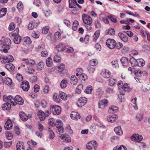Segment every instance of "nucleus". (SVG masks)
Masks as SVG:
<instances>
[{
    "label": "nucleus",
    "instance_id": "7c9ffc66",
    "mask_svg": "<svg viewBox=\"0 0 150 150\" xmlns=\"http://www.w3.org/2000/svg\"><path fill=\"white\" fill-rule=\"evenodd\" d=\"M21 40V38L20 36H16L13 39V41L16 44H19Z\"/></svg>",
    "mask_w": 150,
    "mask_h": 150
},
{
    "label": "nucleus",
    "instance_id": "ddd939ff",
    "mask_svg": "<svg viewBox=\"0 0 150 150\" xmlns=\"http://www.w3.org/2000/svg\"><path fill=\"white\" fill-rule=\"evenodd\" d=\"M108 100L106 99H104L99 102L98 104V107L99 108L103 109L107 106Z\"/></svg>",
    "mask_w": 150,
    "mask_h": 150
},
{
    "label": "nucleus",
    "instance_id": "423d86ee",
    "mask_svg": "<svg viewBox=\"0 0 150 150\" xmlns=\"http://www.w3.org/2000/svg\"><path fill=\"white\" fill-rule=\"evenodd\" d=\"M106 43L108 47L111 49L114 48L116 45V42L113 39H108Z\"/></svg>",
    "mask_w": 150,
    "mask_h": 150
},
{
    "label": "nucleus",
    "instance_id": "b1692460",
    "mask_svg": "<svg viewBox=\"0 0 150 150\" xmlns=\"http://www.w3.org/2000/svg\"><path fill=\"white\" fill-rule=\"evenodd\" d=\"M2 107L4 110H8L11 108V105L9 103L6 102L2 105Z\"/></svg>",
    "mask_w": 150,
    "mask_h": 150
},
{
    "label": "nucleus",
    "instance_id": "f8f14e48",
    "mask_svg": "<svg viewBox=\"0 0 150 150\" xmlns=\"http://www.w3.org/2000/svg\"><path fill=\"white\" fill-rule=\"evenodd\" d=\"M59 138L62 141L67 142L71 141V139L68 135L65 134H62L59 136Z\"/></svg>",
    "mask_w": 150,
    "mask_h": 150
},
{
    "label": "nucleus",
    "instance_id": "f3484780",
    "mask_svg": "<svg viewBox=\"0 0 150 150\" xmlns=\"http://www.w3.org/2000/svg\"><path fill=\"white\" fill-rule=\"evenodd\" d=\"M16 104H18L20 105H22L23 104L24 100L23 98L19 95H16L15 96Z\"/></svg>",
    "mask_w": 150,
    "mask_h": 150
},
{
    "label": "nucleus",
    "instance_id": "f03ea898",
    "mask_svg": "<svg viewBox=\"0 0 150 150\" xmlns=\"http://www.w3.org/2000/svg\"><path fill=\"white\" fill-rule=\"evenodd\" d=\"M13 60V57L11 55H7L6 57L4 56L0 57V60L1 63L3 64L12 62Z\"/></svg>",
    "mask_w": 150,
    "mask_h": 150
},
{
    "label": "nucleus",
    "instance_id": "4c0bfd02",
    "mask_svg": "<svg viewBox=\"0 0 150 150\" xmlns=\"http://www.w3.org/2000/svg\"><path fill=\"white\" fill-rule=\"evenodd\" d=\"M67 85V81L66 80H63L61 82L60 86L62 88H65Z\"/></svg>",
    "mask_w": 150,
    "mask_h": 150
},
{
    "label": "nucleus",
    "instance_id": "412c9836",
    "mask_svg": "<svg viewBox=\"0 0 150 150\" xmlns=\"http://www.w3.org/2000/svg\"><path fill=\"white\" fill-rule=\"evenodd\" d=\"M37 115L41 121H43L45 119V113L43 111H39Z\"/></svg>",
    "mask_w": 150,
    "mask_h": 150
},
{
    "label": "nucleus",
    "instance_id": "0e129e2a",
    "mask_svg": "<svg viewBox=\"0 0 150 150\" xmlns=\"http://www.w3.org/2000/svg\"><path fill=\"white\" fill-rule=\"evenodd\" d=\"M54 61L56 62H59L61 61V58L58 55H55L54 57Z\"/></svg>",
    "mask_w": 150,
    "mask_h": 150
},
{
    "label": "nucleus",
    "instance_id": "c85d7f7f",
    "mask_svg": "<svg viewBox=\"0 0 150 150\" xmlns=\"http://www.w3.org/2000/svg\"><path fill=\"white\" fill-rule=\"evenodd\" d=\"M5 67L9 71L13 70L15 68L14 65L11 63L6 64L5 65Z\"/></svg>",
    "mask_w": 150,
    "mask_h": 150
},
{
    "label": "nucleus",
    "instance_id": "bb28decb",
    "mask_svg": "<svg viewBox=\"0 0 150 150\" xmlns=\"http://www.w3.org/2000/svg\"><path fill=\"white\" fill-rule=\"evenodd\" d=\"M120 61L123 66H127L129 64L127 59L124 57L121 58L120 59Z\"/></svg>",
    "mask_w": 150,
    "mask_h": 150
},
{
    "label": "nucleus",
    "instance_id": "393cba45",
    "mask_svg": "<svg viewBox=\"0 0 150 150\" xmlns=\"http://www.w3.org/2000/svg\"><path fill=\"white\" fill-rule=\"evenodd\" d=\"M19 115L21 120L24 121H26L28 119V116L22 112H20Z\"/></svg>",
    "mask_w": 150,
    "mask_h": 150
},
{
    "label": "nucleus",
    "instance_id": "5fc2aeb1",
    "mask_svg": "<svg viewBox=\"0 0 150 150\" xmlns=\"http://www.w3.org/2000/svg\"><path fill=\"white\" fill-rule=\"evenodd\" d=\"M5 83L6 85H10L12 84V80L9 78H6L5 80Z\"/></svg>",
    "mask_w": 150,
    "mask_h": 150
},
{
    "label": "nucleus",
    "instance_id": "5701e85b",
    "mask_svg": "<svg viewBox=\"0 0 150 150\" xmlns=\"http://www.w3.org/2000/svg\"><path fill=\"white\" fill-rule=\"evenodd\" d=\"M17 150H24V147L22 142H19L16 145Z\"/></svg>",
    "mask_w": 150,
    "mask_h": 150
},
{
    "label": "nucleus",
    "instance_id": "37998d69",
    "mask_svg": "<svg viewBox=\"0 0 150 150\" xmlns=\"http://www.w3.org/2000/svg\"><path fill=\"white\" fill-rule=\"evenodd\" d=\"M90 64L92 66H96L98 63V61L96 59H92L90 61Z\"/></svg>",
    "mask_w": 150,
    "mask_h": 150
},
{
    "label": "nucleus",
    "instance_id": "a18cd8bd",
    "mask_svg": "<svg viewBox=\"0 0 150 150\" xmlns=\"http://www.w3.org/2000/svg\"><path fill=\"white\" fill-rule=\"evenodd\" d=\"M19 33V30L18 28H16L15 30L13 33H10V35L16 37V36H18Z\"/></svg>",
    "mask_w": 150,
    "mask_h": 150
},
{
    "label": "nucleus",
    "instance_id": "0eeeda50",
    "mask_svg": "<svg viewBox=\"0 0 150 150\" xmlns=\"http://www.w3.org/2000/svg\"><path fill=\"white\" fill-rule=\"evenodd\" d=\"M87 101V99L85 97L80 98L78 100L77 105L79 107H81L83 106L86 103Z\"/></svg>",
    "mask_w": 150,
    "mask_h": 150
},
{
    "label": "nucleus",
    "instance_id": "680f3d73",
    "mask_svg": "<svg viewBox=\"0 0 150 150\" xmlns=\"http://www.w3.org/2000/svg\"><path fill=\"white\" fill-rule=\"evenodd\" d=\"M79 77L80 79L84 81L87 79V76L86 74L83 73L79 76Z\"/></svg>",
    "mask_w": 150,
    "mask_h": 150
},
{
    "label": "nucleus",
    "instance_id": "49530a36",
    "mask_svg": "<svg viewBox=\"0 0 150 150\" xmlns=\"http://www.w3.org/2000/svg\"><path fill=\"white\" fill-rule=\"evenodd\" d=\"M23 41L26 44H29L31 43V40L28 37H26L24 38Z\"/></svg>",
    "mask_w": 150,
    "mask_h": 150
},
{
    "label": "nucleus",
    "instance_id": "58836bf2",
    "mask_svg": "<svg viewBox=\"0 0 150 150\" xmlns=\"http://www.w3.org/2000/svg\"><path fill=\"white\" fill-rule=\"evenodd\" d=\"M122 88L123 90L126 91H130L131 89L128 84L126 83H124Z\"/></svg>",
    "mask_w": 150,
    "mask_h": 150
},
{
    "label": "nucleus",
    "instance_id": "4d7b16f0",
    "mask_svg": "<svg viewBox=\"0 0 150 150\" xmlns=\"http://www.w3.org/2000/svg\"><path fill=\"white\" fill-rule=\"evenodd\" d=\"M76 76H79L83 73L82 69L80 68H77L76 71Z\"/></svg>",
    "mask_w": 150,
    "mask_h": 150
},
{
    "label": "nucleus",
    "instance_id": "a878e982",
    "mask_svg": "<svg viewBox=\"0 0 150 150\" xmlns=\"http://www.w3.org/2000/svg\"><path fill=\"white\" fill-rule=\"evenodd\" d=\"M118 108L116 106H111L110 107L108 111L111 113L116 112L118 110Z\"/></svg>",
    "mask_w": 150,
    "mask_h": 150
},
{
    "label": "nucleus",
    "instance_id": "dca6fc26",
    "mask_svg": "<svg viewBox=\"0 0 150 150\" xmlns=\"http://www.w3.org/2000/svg\"><path fill=\"white\" fill-rule=\"evenodd\" d=\"M118 35L120 38L123 42H128V37L123 33H118Z\"/></svg>",
    "mask_w": 150,
    "mask_h": 150
},
{
    "label": "nucleus",
    "instance_id": "72a5a7b5",
    "mask_svg": "<svg viewBox=\"0 0 150 150\" xmlns=\"http://www.w3.org/2000/svg\"><path fill=\"white\" fill-rule=\"evenodd\" d=\"M69 7L71 8H74L76 7V4L77 2L76 1H73L72 0H69Z\"/></svg>",
    "mask_w": 150,
    "mask_h": 150
},
{
    "label": "nucleus",
    "instance_id": "a211bd4d",
    "mask_svg": "<svg viewBox=\"0 0 150 150\" xmlns=\"http://www.w3.org/2000/svg\"><path fill=\"white\" fill-rule=\"evenodd\" d=\"M12 126V124L11 120L8 119L4 127L6 129H10Z\"/></svg>",
    "mask_w": 150,
    "mask_h": 150
},
{
    "label": "nucleus",
    "instance_id": "c03bdc74",
    "mask_svg": "<svg viewBox=\"0 0 150 150\" xmlns=\"http://www.w3.org/2000/svg\"><path fill=\"white\" fill-rule=\"evenodd\" d=\"M117 80L113 78H111L110 79L109 81V84L110 86H113L115 84Z\"/></svg>",
    "mask_w": 150,
    "mask_h": 150
},
{
    "label": "nucleus",
    "instance_id": "774afa93",
    "mask_svg": "<svg viewBox=\"0 0 150 150\" xmlns=\"http://www.w3.org/2000/svg\"><path fill=\"white\" fill-rule=\"evenodd\" d=\"M48 30L49 28L47 27H45L42 30V33L43 34H45L47 33Z\"/></svg>",
    "mask_w": 150,
    "mask_h": 150
},
{
    "label": "nucleus",
    "instance_id": "864d4df0",
    "mask_svg": "<svg viewBox=\"0 0 150 150\" xmlns=\"http://www.w3.org/2000/svg\"><path fill=\"white\" fill-rule=\"evenodd\" d=\"M62 122L61 120H57L56 122L55 126L57 128H58L62 126Z\"/></svg>",
    "mask_w": 150,
    "mask_h": 150
},
{
    "label": "nucleus",
    "instance_id": "f704fd0d",
    "mask_svg": "<svg viewBox=\"0 0 150 150\" xmlns=\"http://www.w3.org/2000/svg\"><path fill=\"white\" fill-rule=\"evenodd\" d=\"M115 30L113 28H110L106 31L105 33L107 35H114L115 34Z\"/></svg>",
    "mask_w": 150,
    "mask_h": 150
},
{
    "label": "nucleus",
    "instance_id": "bf43d9fd",
    "mask_svg": "<svg viewBox=\"0 0 150 150\" xmlns=\"http://www.w3.org/2000/svg\"><path fill=\"white\" fill-rule=\"evenodd\" d=\"M87 69L90 73H93L95 71V68L91 66H89L87 67Z\"/></svg>",
    "mask_w": 150,
    "mask_h": 150
},
{
    "label": "nucleus",
    "instance_id": "9b49d317",
    "mask_svg": "<svg viewBox=\"0 0 150 150\" xmlns=\"http://www.w3.org/2000/svg\"><path fill=\"white\" fill-rule=\"evenodd\" d=\"M117 115L114 114L112 115H110L108 116L107 120L108 122L112 123L115 122L117 120Z\"/></svg>",
    "mask_w": 150,
    "mask_h": 150
},
{
    "label": "nucleus",
    "instance_id": "09e8293b",
    "mask_svg": "<svg viewBox=\"0 0 150 150\" xmlns=\"http://www.w3.org/2000/svg\"><path fill=\"white\" fill-rule=\"evenodd\" d=\"M46 64L48 67H50L51 66L52 64V60L51 58L48 57L47 59Z\"/></svg>",
    "mask_w": 150,
    "mask_h": 150
},
{
    "label": "nucleus",
    "instance_id": "c756f323",
    "mask_svg": "<svg viewBox=\"0 0 150 150\" xmlns=\"http://www.w3.org/2000/svg\"><path fill=\"white\" fill-rule=\"evenodd\" d=\"M137 66L142 67H143L145 64V61L142 59H137Z\"/></svg>",
    "mask_w": 150,
    "mask_h": 150
},
{
    "label": "nucleus",
    "instance_id": "052dcab7",
    "mask_svg": "<svg viewBox=\"0 0 150 150\" xmlns=\"http://www.w3.org/2000/svg\"><path fill=\"white\" fill-rule=\"evenodd\" d=\"M34 24L33 21L31 22L28 26V29L29 30H32L34 28H35Z\"/></svg>",
    "mask_w": 150,
    "mask_h": 150
},
{
    "label": "nucleus",
    "instance_id": "e433bc0d",
    "mask_svg": "<svg viewBox=\"0 0 150 150\" xmlns=\"http://www.w3.org/2000/svg\"><path fill=\"white\" fill-rule=\"evenodd\" d=\"M7 11V9L5 8H2L0 10V18L5 15Z\"/></svg>",
    "mask_w": 150,
    "mask_h": 150
},
{
    "label": "nucleus",
    "instance_id": "3c124183",
    "mask_svg": "<svg viewBox=\"0 0 150 150\" xmlns=\"http://www.w3.org/2000/svg\"><path fill=\"white\" fill-rule=\"evenodd\" d=\"M6 138L8 140H11L13 138V135L9 131H7L6 132Z\"/></svg>",
    "mask_w": 150,
    "mask_h": 150
},
{
    "label": "nucleus",
    "instance_id": "69168bd1",
    "mask_svg": "<svg viewBox=\"0 0 150 150\" xmlns=\"http://www.w3.org/2000/svg\"><path fill=\"white\" fill-rule=\"evenodd\" d=\"M95 25L97 28H99L101 27V24L100 22L98 21H96L95 22Z\"/></svg>",
    "mask_w": 150,
    "mask_h": 150
},
{
    "label": "nucleus",
    "instance_id": "cd10ccee",
    "mask_svg": "<svg viewBox=\"0 0 150 150\" xmlns=\"http://www.w3.org/2000/svg\"><path fill=\"white\" fill-rule=\"evenodd\" d=\"M137 100V99L136 98H133L132 100L131 103L132 107L136 110H137L138 108L136 102Z\"/></svg>",
    "mask_w": 150,
    "mask_h": 150
},
{
    "label": "nucleus",
    "instance_id": "1a4fd4ad",
    "mask_svg": "<svg viewBox=\"0 0 150 150\" xmlns=\"http://www.w3.org/2000/svg\"><path fill=\"white\" fill-rule=\"evenodd\" d=\"M132 140L135 142H138L141 141L143 139V137L141 135L137 134H133L131 137Z\"/></svg>",
    "mask_w": 150,
    "mask_h": 150
},
{
    "label": "nucleus",
    "instance_id": "de8ad7c7",
    "mask_svg": "<svg viewBox=\"0 0 150 150\" xmlns=\"http://www.w3.org/2000/svg\"><path fill=\"white\" fill-rule=\"evenodd\" d=\"M59 96L57 93H54L53 96V99L56 102L59 103L60 102V99Z\"/></svg>",
    "mask_w": 150,
    "mask_h": 150
},
{
    "label": "nucleus",
    "instance_id": "f257e3e1",
    "mask_svg": "<svg viewBox=\"0 0 150 150\" xmlns=\"http://www.w3.org/2000/svg\"><path fill=\"white\" fill-rule=\"evenodd\" d=\"M4 44L2 46V51L4 53L8 52V50L10 49L9 45L11 43V40L8 38H6L4 40Z\"/></svg>",
    "mask_w": 150,
    "mask_h": 150
},
{
    "label": "nucleus",
    "instance_id": "ea45409f",
    "mask_svg": "<svg viewBox=\"0 0 150 150\" xmlns=\"http://www.w3.org/2000/svg\"><path fill=\"white\" fill-rule=\"evenodd\" d=\"M44 63L43 62H39L37 65L38 70L39 71L42 70L44 68Z\"/></svg>",
    "mask_w": 150,
    "mask_h": 150
},
{
    "label": "nucleus",
    "instance_id": "8fccbe9b",
    "mask_svg": "<svg viewBox=\"0 0 150 150\" xmlns=\"http://www.w3.org/2000/svg\"><path fill=\"white\" fill-rule=\"evenodd\" d=\"M111 64L114 68H118L119 67L118 61L117 60L112 61L111 62Z\"/></svg>",
    "mask_w": 150,
    "mask_h": 150
},
{
    "label": "nucleus",
    "instance_id": "473e14b6",
    "mask_svg": "<svg viewBox=\"0 0 150 150\" xmlns=\"http://www.w3.org/2000/svg\"><path fill=\"white\" fill-rule=\"evenodd\" d=\"M100 33V30H97L96 31L93 36V41L94 42H96V41L98 38L99 36Z\"/></svg>",
    "mask_w": 150,
    "mask_h": 150
},
{
    "label": "nucleus",
    "instance_id": "603ef678",
    "mask_svg": "<svg viewBox=\"0 0 150 150\" xmlns=\"http://www.w3.org/2000/svg\"><path fill=\"white\" fill-rule=\"evenodd\" d=\"M17 8L20 11L23 10V5L21 2H19L17 5Z\"/></svg>",
    "mask_w": 150,
    "mask_h": 150
},
{
    "label": "nucleus",
    "instance_id": "2eb2a0df",
    "mask_svg": "<svg viewBox=\"0 0 150 150\" xmlns=\"http://www.w3.org/2000/svg\"><path fill=\"white\" fill-rule=\"evenodd\" d=\"M102 76L106 78H109L110 76L111 73L109 70L107 69H104L103 70L102 72Z\"/></svg>",
    "mask_w": 150,
    "mask_h": 150
},
{
    "label": "nucleus",
    "instance_id": "4468645a",
    "mask_svg": "<svg viewBox=\"0 0 150 150\" xmlns=\"http://www.w3.org/2000/svg\"><path fill=\"white\" fill-rule=\"evenodd\" d=\"M70 116L72 119L77 120L80 119V116L79 114L76 112H72L70 115Z\"/></svg>",
    "mask_w": 150,
    "mask_h": 150
},
{
    "label": "nucleus",
    "instance_id": "6e6d98bb",
    "mask_svg": "<svg viewBox=\"0 0 150 150\" xmlns=\"http://www.w3.org/2000/svg\"><path fill=\"white\" fill-rule=\"evenodd\" d=\"M92 91V87L91 86H88L85 90V92L87 93L90 94Z\"/></svg>",
    "mask_w": 150,
    "mask_h": 150
},
{
    "label": "nucleus",
    "instance_id": "4be33fe9",
    "mask_svg": "<svg viewBox=\"0 0 150 150\" xmlns=\"http://www.w3.org/2000/svg\"><path fill=\"white\" fill-rule=\"evenodd\" d=\"M137 59L136 60L134 57L131 58L129 60V62L132 67L137 66Z\"/></svg>",
    "mask_w": 150,
    "mask_h": 150
},
{
    "label": "nucleus",
    "instance_id": "20e7f679",
    "mask_svg": "<svg viewBox=\"0 0 150 150\" xmlns=\"http://www.w3.org/2000/svg\"><path fill=\"white\" fill-rule=\"evenodd\" d=\"M3 100L4 101L6 102L10 101L11 104L13 106L16 105L15 97L14 98L11 96H7L4 95L3 96Z\"/></svg>",
    "mask_w": 150,
    "mask_h": 150
},
{
    "label": "nucleus",
    "instance_id": "7ed1b4c3",
    "mask_svg": "<svg viewBox=\"0 0 150 150\" xmlns=\"http://www.w3.org/2000/svg\"><path fill=\"white\" fill-rule=\"evenodd\" d=\"M98 146L97 143L94 141L89 142L86 144V148L88 150H96Z\"/></svg>",
    "mask_w": 150,
    "mask_h": 150
},
{
    "label": "nucleus",
    "instance_id": "6ab92c4d",
    "mask_svg": "<svg viewBox=\"0 0 150 150\" xmlns=\"http://www.w3.org/2000/svg\"><path fill=\"white\" fill-rule=\"evenodd\" d=\"M114 131L115 134L117 135H121L123 134V132L120 126L115 127Z\"/></svg>",
    "mask_w": 150,
    "mask_h": 150
},
{
    "label": "nucleus",
    "instance_id": "79ce46f5",
    "mask_svg": "<svg viewBox=\"0 0 150 150\" xmlns=\"http://www.w3.org/2000/svg\"><path fill=\"white\" fill-rule=\"evenodd\" d=\"M79 25V22L77 21H75L73 23L72 26V30L74 31H76L77 30V27Z\"/></svg>",
    "mask_w": 150,
    "mask_h": 150
},
{
    "label": "nucleus",
    "instance_id": "a19ab883",
    "mask_svg": "<svg viewBox=\"0 0 150 150\" xmlns=\"http://www.w3.org/2000/svg\"><path fill=\"white\" fill-rule=\"evenodd\" d=\"M59 97L64 100H66L67 98V95L63 92H59Z\"/></svg>",
    "mask_w": 150,
    "mask_h": 150
},
{
    "label": "nucleus",
    "instance_id": "2f4dec72",
    "mask_svg": "<svg viewBox=\"0 0 150 150\" xmlns=\"http://www.w3.org/2000/svg\"><path fill=\"white\" fill-rule=\"evenodd\" d=\"M77 82V79L74 75L71 76V78L70 83L73 85H76Z\"/></svg>",
    "mask_w": 150,
    "mask_h": 150
},
{
    "label": "nucleus",
    "instance_id": "aec40b11",
    "mask_svg": "<svg viewBox=\"0 0 150 150\" xmlns=\"http://www.w3.org/2000/svg\"><path fill=\"white\" fill-rule=\"evenodd\" d=\"M56 48L58 51H62L64 50L65 47L64 44L59 43L56 45Z\"/></svg>",
    "mask_w": 150,
    "mask_h": 150
},
{
    "label": "nucleus",
    "instance_id": "39448f33",
    "mask_svg": "<svg viewBox=\"0 0 150 150\" xmlns=\"http://www.w3.org/2000/svg\"><path fill=\"white\" fill-rule=\"evenodd\" d=\"M50 111L54 115L60 114L61 112V108L59 106L56 105H52L50 108Z\"/></svg>",
    "mask_w": 150,
    "mask_h": 150
},
{
    "label": "nucleus",
    "instance_id": "9d476101",
    "mask_svg": "<svg viewBox=\"0 0 150 150\" xmlns=\"http://www.w3.org/2000/svg\"><path fill=\"white\" fill-rule=\"evenodd\" d=\"M21 86L23 90L25 91H28L30 87L29 83L27 81H24L22 82Z\"/></svg>",
    "mask_w": 150,
    "mask_h": 150
},
{
    "label": "nucleus",
    "instance_id": "13d9d810",
    "mask_svg": "<svg viewBox=\"0 0 150 150\" xmlns=\"http://www.w3.org/2000/svg\"><path fill=\"white\" fill-rule=\"evenodd\" d=\"M64 67V64H62L58 67V70L59 72H61L63 71Z\"/></svg>",
    "mask_w": 150,
    "mask_h": 150
},
{
    "label": "nucleus",
    "instance_id": "c9c22d12",
    "mask_svg": "<svg viewBox=\"0 0 150 150\" xmlns=\"http://www.w3.org/2000/svg\"><path fill=\"white\" fill-rule=\"evenodd\" d=\"M83 86L82 84L79 85L76 88L75 91L78 94H80L83 89Z\"/></svg>",
    "mask_w": 150,
    "mask_h": 150
},
{
    "label": "nucleus",
    "instance_id": "6e6552de",
    "mask_svg": "<svg viewBox=\"0 0 150 150\" xmlns=\"http://www.w3.org/2000/svg\"><path fill=\"white\" fill-rule=\"evenodd\" d=\"M82 19L83 22L85 24L92 23L91 18L86 14L82 15Z\"/></svg>",
    "mask_w": 150,
    "mask_h": 150
},
{
    "label": "nucleus",
    "instance_id": "e2e57ef3",
    "mask_svg": "<svg viewBox=\"0 0 150 150\" xmlns=\"http://www.w3.org/2000/svg\"><path fill=\"white\" fill-rule=\"evenodd\" d=\"M92 23H88V24H85V27L86 28L87 30H90L92 29Z\"/></svg>",
    "mask_w": 150,
    "mask_h": 150
},
{
    "label": "nucleus",
    "instance_id": "338daca9",
    "mask_svg": "<svg viewBox=\"0 0 150 150\" xmlns=\"http://www.w3.org/2000/svg\"><path fill=\"white\" fill-rule=\"evenodd\" d=\"M143 115V113H140L137 115L136 117L139 121H140L142 119Z\"/></svg>",
    "mask_w": 150,
    "mask_h": 150
}]
</instances>
